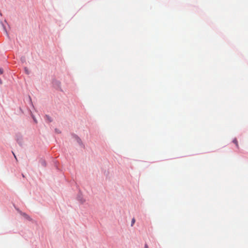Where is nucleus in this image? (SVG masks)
Instances as JSON below:
<instances>
[{
	"label": "nucleus",
	"mask_w": 248,
	"mask_h": 248,
	"mask_svg": "<svg viewBox=\"0 0 248 248\" xmlns=\"http://www.w3.org/2000/svg\"><path fill=\"white\" fill-rule=\"evenodd\" d=\"M144 248H148V246L147 244H145Z\"/></svg>",
	"instance_id": "7"
},
{
	"label": "nucleus",
	"mask_w": 248,
	"mask_h": 248,
	"mask_svg": "<svg viewBox=\"0 0 248 248\" xmlns=\"http://www.w3.org/2000/svg\"><path fill=\"white\" fill-rule=\"evenodd\" d=\"M21 215L26 219H28L29 220H31V218L30 216H29L27 214L25 213H22Z\"/></svg>",
	"instance_id": "1"
},
{
	"label": "nucleus",
	"mask_w": 248,
	"mask_h": 248,
	"mask_svg": "<svg viewBox=\"0 0 248 248\" xmlns=\"http://www.w3.org/2000/svg\"><path fill=\"white\" fill-rule=\"evenodd\" d=\"M25 71L26 73L27 74H29V71H28V69L27 68H25Z\"/></svg>",
	"instance_id": "5"
},
{
	"label": "nucleus",
	"mask_w": 248,
	"mask_h": 248,
	"mask_svg": "<svg viewBox=\"0 0 248 248\" xmlns=\"http://www.w3.org/2000/svg\"><path fill=\"white\" fill-rule=\"evenodd\" d=\"M135 218H133L132 219L131 226H133V224L135 223Z\"/></svg>",
	"instance_id": "4"
},
{
	"label": "nucleus",
	"mask_w": 248,
	"mask_h": 248,
	"mask_svg": "<svg viewBox=\"0 0 248 248\" xmlns=\"http://www.w3.org/2000/svg\"><path fill=\"white\" fill-rule=\"evenodd\" d=\"M233 142L236 145V147L237 148L239 147L238 146V141H237V140H236V139H234L233 140Z\"/></svg>",
	"instance_id": "2"
},
{
	"label": "nucleus",
	"mask_w": 248,
	"mask_h": 248,
	"mask_svg": "<svg viewBox=\"0 0 248 248\" xmlns=\"http://www.w3.org/2000/svg\"><path fill=\"white\" fill-rule=\"evenodd\" d=\"M2 84V81L0 79V84Z\"/></svg>",
	"instance_id": "9"
},
{
	"label": "nucleus",
	"mask_w": 248,
	"mask_h": 248,
	"mask_svg": "<svg viewBox=\"0 0 248 248\" xmlns=\"http://www.w3.org/2000/svg\"><path fill=\"white\" fill-rule=\"evenodd\" d=\"M3 72V69L0 68V75L2 74Z\"/></svg>",
	"instance_id": "6"
},
{
	"label": "nucleus",
	"mask_w": 248,
	"mask_h": 248,
	"mask_svg": "<svg viewBox=\"0 0 248 248\" xmlns=\"http://www.w3.org/2000/svg\"><path fill=\"white\" fill-rule=\"evenodd\" d=\"M46 119L49 122H51V118L48 116H46Z\"/></svg>",
	"instance_id": "3"
},
{
	"label": "nucleus",
	"mask_w": 248,
	"mask_h": 248,
	"mask_svg": "<svg viewBox=\"0 0 248 248\" xmlns=\"http://www.w3.org/2000/svg\"><path fill=\"white\" fill-rule=\"evenodd\" d=\"M13 155H14V157H15V158H16V160H17L16 157V155H15V154H14V153H13Z\"/></svg>",
	"instance_id": "8"
}]
</instances>
